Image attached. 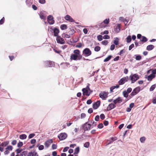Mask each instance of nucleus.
Segmentation results:
<instances>
[{
    "instance_id": "obj_53",
    "label": "nucleus",
    "mask_w": 156,
    "mask_h": 156,
    "mask_svg": "<svg viewBox=\"0 0 156 156\" xmlns=\"http://www.w3.org/2000/svg\"><path fill=\"white\" fill-rule=\"evenodd\" d=\"M57 146L56 144H53L52 145V148L53 150L57 148Z\"/></svg>"
},
{
    "instance_id": "obj_51",
    "label": "nucleus",
    "mask_w": 156,
    "mask_h": 156,
    "mask_svg": "<svg viewBox=\"0 0 156 156\" xmlns=\"http://www.w3.org/2000/svg\"><path fill=\"white\" fill-rule=\"evenodd\" d=\"M22 150L20 148H18L16 150V154H20L21 151H22Z\"/></svg>"
},
{
    "instance_id": "obj_36",
    "label": "nucleus",
    "mask_w": 156,
    "mask_h": 156,
    "mask_svg": "<svg viewBox=\"0 0 156 156\" xmlns=\"http://www.w3.org/2000/svg\"><path fill=\"white\" fill-rule=\"evenodd\" d=\"M123 96L125 98H127L128 96V93L126 91V90H124L122 92Z\"/></svg>"
},
{
    "instance_id": "obj_44",
    "label": "nucleus",
    "mask_w": 156,
    "mask_h": 156,
    "mask_svg": "<svg viewBox=\"0 0 156 156\" xmlns=\"http://www.w3.org/2000/svg\"><path fill=\"white\" fill-rule=\"evenodd\" d=\"M97 39L99 41H101L103 39L102 36L101 35H98L97 36Z\"/></svg>"
},
{
    "instance_id": "obj_28",
    "label": "nucleus",
    "mask_w": 156,
    "mask_h": 156,
    "mask_svg": "<svg viewBox=\"0 0 156 156\" xmlns=\"http://www.w3.org/2000/svg\"><path fill=\"white\" fill-rule=\"evenodd\" d=\"M27 136L25 134H22L20 136V138L22 140L26 139L27 138Z\"/></svg>"
},
{
    "instance_id": "obj_4",
    "label": "nucleus",
    "mask_w": 156,
    "mask_h": 156,
    "mask_svg": "<svg viewBox=\"0 0 156 156\" xmlns=\"http://www.w3.org/2000/svg\"><path fill=\"white\" fill-rule=\"evenodd\" d=\"M83 54L85 57H87L91 54V51L88 48L84 49L83 51Z\"/></svg>"
},
{
    "instance_id": "obj_39",
    "label": "nucleus",
    "mask_w": 156,
    "mask_h": 156,
    "mask_svg": "<svg viewBox=\"0 0 156 156\" xmlns=\"http://www.w3.org/2000/svg\"><path fill=\"white\" fill-rule=\"evenodd\" d=\"M136 56V60H140L141 58V56L140 55H135Z\"/></svg>"
},
{
    "instance_id": "obj_35",
    "label": "nucleus",
    "mask_w": 156,
    "mask_h": 156,
    "mask_svg": "<svg viewBox=\"0 0 156 156\" xmlns=\"http://www.w3.org/2000/svg\"><path fill=\"white\" fill-rule=\"evenodd\" d=\"M27 151H23L20 154V156H26L27 154Z\"/></svg>"
},
{
    "instance_id": "obj_20",
    "label": "nucleus",
    "mask_w": 156,
    "mask_h": 156,
    "mask_svg": "<svg viewBox=\"0 0 156 156\" xmlns=\"http://www.w3.org/2000/svg\"><path fill=\"white\" fill-rule=\"evenodd\" d=\"M155 77V75L153 74H150V75L148 76L147 77V80L148 81H151Z\"/></svg>"
},
{
    "instance_id": "obj_22",
    "label": "nucleus",
    "mask_w": 156,
    "mask_h": 156,
    "mask_svg": "<svg viewBox=\"0 0 156 156\" xmlns=\"http://www.w3.org/2000/svg\"><path fill=\"white\" fill-rule=\"evenodd\" d=\"M37 154V153L35 151H31L29 153L27 156H36Z\"/></svg>"
},
{
    "instance_id": "obj_8",
    "label": "nucleus",
    "mask_w": 156,
    "mask_h": 156,
    "mask_svg": "<svg viewBox=\"0 0 156 156\" xmlns=\"http://www.w3.org/2000/svg\"><path fill=\"white\" fill-rule=\"evenodd\" d=\"M108 93L106 92H103L100 93L99 94V97L103 100H105L106 98L108 97Z\"/></svg>"
},
{
    "instance_id": "obj_38",
    "label": "nucleus",
    "mask_w": 156,
    "mask_h": 156,
    "mask_svg": "<svg viewBox=\"0 0 156 156\" xmlns=\"http://www.w3.org/2000/svg\"><path fill=\"white\" fill-rule=\"evenodd\" d=\"M156 87V85L155 84L152 85L150 88V91H153Z\"/></svg>"
},
{
    "instance_id": "obj_58",
    "label": "nucleus",
    "mask_w": 156,
    "mask_h": 156,
    "mask_svg": "<svg viewBox=\"0 0 156 156\" xmlns=\"http://www.w3.org/2000/svg\"><path fill=\"white\" fill-rule=\"evenodd\" d=\"M110 38V37L107 35H105L103 36V38L105 39H108Z\"/></svg>"
},
{
    "instance_id": "obj_41",
    "label": "nucleus",
    "mask_w": 156,
    "mask_h": 156,
    "mask_svg": "<svg viewBox=\"0 0 156 156\" xmlns=\"http://www.w3.org/2000/svg\"><path fill=\"white\" fill-rule=\"evenodd\" d=\"M145 137L143 136L142 137L140 138V141L142 143H144V141L145 140Z\"/></svg>"
},
{
    "instance_id": "obj_50",
    "label": "nucleus",
    "mask_w": 156,
    "mask_h": 156,
    "mask_svg": "<svg viewBox=\"0 0 156 156\" xmlns=\"http://www.w3.org/2000/svg\"><path fill=\"white\" fill-rule=\"evenodd\" d=\"M23 145V143L22 142H20L17 144V147H20Z\"/></svg>"
},
{
    "instance_id": "obj_26",
    "label": "nucleus",
    "mask_w": 156,
    "mask_h": 156,
    "mask_svg": "<svg viewBox=\"0 0 156 156\" xmlns=\"http://www.w3.org/2000/svg\"><path fill=\"white\" fill-rule=\"evenodd\" d=\"M120 24H118L115 28V31L117 33H119L120 30Z\"/></svg>"
},
{
    "instance_id": "obj_48",
    "label": "nucleus",
    "mask_w": 156,
    "mask_h": 156,
    "mask_svg": "<svg viewBox=\"0 0 156 156\" xmlns=\"http://www.w3.org/2000/svg\"><path fill=\"white\" fill-rule=\"evenodd\" d=\"M103 127V124L102 123L99 124L98 126V128L99 129H102Z\"/></svg>"
},
{
    "instance_id": "obj_12",
    "label": "nucleus",
    "mask_w": 156,
    "mask_h": 156,
    "mask_svg": "<svg viewBox=\"0 0 156 156\" xmlns=\"http://www.w3.org/2000/svg\"><path fill=\"white\" fill-rule=\"evenodd\" d=\"M100 101H98L94 103L93 105V108L94 109H97L100 106Z\"/></svg>"
},
{
    "instance_id": "obj_19",
    "label": "nucleus",
    "mask_w": 156,
    "mask_h": 156,
    "mask_svg": "<svg viewBox=\"0 0 156 156\" xmlns=\"http://www.w3.org/2000/svg\"><path fill=\"white\" fill-rule=\"evenodd\" d=\"M119 85H117L116 86H113L112 87H111L110 88V91L111 93L113 92V90L115 88H118L119 87Z\"/></svg>"
},
{
    "instance_id": "obj_15",
    "label": "nucleus",
    "mask_w": 156,
    "mask_h": 156,
    "mask_svg": "<svg viewBox=\"0 0 156 156\" xmlns=\"http://www.w3.org/2000/svg\"><path fill=\"white\" fill-rule=\"evenodd\" d=\"M53 142V140L52 139H50L45 141L44 143V145L46 147H48L50 146L51 144Z\"/></svg>"
},
{
    "instance_id": "obj_24",
    "label": "nucleus",
    "mask_w": 156,
    "mask_h": 156,
    "mask_svg": "<svg viewBox=\"0 0 156 156\" xmlns=\"http://www.w3.org/2000/svg\"><path fill=\"white\" fill-rule=\"evenodd\" d=\"M109 18L106 19L103 21V23H101V24L100 25V27H102L101 26V25L102 24H103V23H104L105 24H107L109 23Z\"/></svg>"
},
{
    "instance_id": "obj_40",
    "label": "nucleus",
    "mask_w": 156,
    "mask_h": 156,
    "mask_svg": "<svg viewBox=\"0 0 156 156\" xmlns=\"http://www.w3.org/2000/svg\"><path fill=\"white\" fill-rule=\"evenodd\" d=\"M101 48L99 46H96L94 48V50L96 51H98L100 50Z\"/></svg>"
},
{
    "instance_id": "obj_49",
    "label": "nucleus",
    "mask_w": 156,
    "mask_h": 156,
    "mask_svg": "<svg viewBox=\"0 0 156 156\" xmlns=\"http://www.w3.org/2000/svg\"><path fill=\"white\" fill-rule=\"evenodd\" d=\"M122 78H123L124 79V81L125 82V83L126 82H127L129 79V77L128 76H126V77H123Z\"/></svg>"
},
{
    "instance_id": "obj_32",
    "label": "nucleus",
    "mask_w": 156,
    "mask_h": 156,
    "mask_svg": "<svg viewBox=\"0 0 156 156\" xmlns=\"http://www.w3.org/2000/svg\"><path fill=\"white\" fill-rule=\"evenodd\" d=\"M112 56L109 55L106 58H105L104 60V62H107L109 61L112 58Z\"/></svg>"
},
{
    "instance_id": "obj_3",
    "label": "nucleus",
    "mask_w": 156,
    "mask_h": 156,
    "mask_svg": "<svg viewBox=\"0 0 156 156\" xmlns=\"http://www.w3.org/2000/svg\"><path fill=\"white\" fill-rule=\"evenodd\" d=\"M82 58V56L81 55H77L75 54H72L70 56L71 60H77L81 59Z\"/></svg>"
},
{
    "instance_id": "obj_29",
    "label": "nucleus",
    "mask_w": 156,
    "mask_h": 156,
    "mask_svg": "<svg viewBox=\"0 0 156 156\" xmlns=\"http://www.w3.org/2000/svg\"><path fill=\"white\" fill-rule=\"evenodd\" d=\"M125 83L124 80L123 78L121 79L118 82V83L119 85H121L124 84Z\"/></svg>"
},
{
    "instance_id": "obj_57",
    "label": "nucleus",
    "mask_w": 156,
    "mask_h": 156,
    "mask_svg": "<svg viewBox=\"0 0 156 156\" xmlns=\"http://www.w3.org/2000/svg\"><path fill=\"white\" fill-rule=\"evenodd\" d=\"M82 46V44L81 43H77V45L76 46V47L79 48H80Z\"/></svg>"
},
{
    "instance_id": "obj_37",
    "label": "nucleus",
    "mask_w": 156,
    "mask_h": 156,
    "mask_svg": "<svg viewBox=\"0 0 156 156\" xmlns=\"http://www.w3.org/2000/svg\"><path fill=\"white\" fill-rule=\"evenodd\" d=\"M73 52L74 53V54L75 55H80V51L78 49L75 50Z\"/></svg>"
},
{
    "instance_id": "obj_16",
    "label": "nucleus",
    "mask_w": 156,
    "mask_h": 156,
    "mask_svg": "<svg viewBox=\"0 0 156 156\" xmlns=\"http://www.w3.org/2000/svg\"><path fill=\"white\" fill-rule=\"evenodd\" d=\"M122 100L121 99V98L120 97H118L113 101V103L115 104H116L117 103H120L122 102Z\"/></svg>"
},
{
    "instance_id": "obj_10",
    "label": "nucleus",
    "mask_w": 156,
    "mask_h": 156,
    "mask_svg": "<svg viewBox=\"0 0 156 156\" xmlns=\"http://www.w3.org/2000/svg\"><path fill=\"white\" fill-rule=\"evenodd\" d=\"M56 40L57 43L58 44H63L65 43V41L64 39L61 37L60 36H58Z\"/></svg>"
},
{
    "instance_id": "obj_23",
    "label": "nucleus",
    "mask_w": 156,
    "mask_h": 156,
    "mask_svg": "<svg viewBox=\"0 0 156 156\" xmlns=\"http://www.w3.org/2000/svg\"><path fill=\"white\" fill-rule=\"evenodd\" d=\"M154 48V46L153 45H148L146 48V49L148 51H151Z\"/></svg>"
},
{
    "instance_id": "obj_21",
    "label": "nucleus",
    "mask_w": 156,
    "mask_h": 156,
    "mask_svg": "<svg viewBox=\"0 0 156 156\" xmlns=\"http://www.w3.org/2000/svg\"><path fill=\"white\" fill-rule=\"evenodd\" d=\"M9 143V141H4L2 143V144L0 145V146L2 147H6L7 145Z\"/></svg>"
},
{
    "instance_id": "obj_9",
    "label": "nucleus",
    "mask_w": 156,
    "mask_h": 156,
    "mask_svg": "<svg viewBox=\"0 0 156 156\" xmlns=\"http://www.w3.org/2000/svg\"><path fill=\"white\" fill-rule=\"evenodd\" d=\"M44 63L45 66L47 67H52L54 65V62L50 61H46Z\"/></svg>"
},
{
    "instance_id": "obj_17",
    "label": "nucleus",
    "mask_w": 156,
    "mask_h": 156,
    "mask_svg": "<svg viewBox=\"0 0 156 156\" xmlns=\"http://www.w3.org/2000/svg\"><path fill=\"white\" fill-rule=\"evenodd\" d=\"M65 19L70 22H74V20L69 15H67L65 17Z\"/></svg>"
},
{
    "instance_id": "obj_62",
    "label": "nucleus",
    "mask_w": 156,
    "mask_h": 156,
    "mask_svg": "<svg viewBox=\"0 0 156 156\" xmlns=\"http://www.w3.org/2000/svg\"><path fill=\"white\" fill-rule=\"evenodd\" d=\"M103 124L105 126H107L108 124V121L105 120L103 122Z\"/></svg>"
},
{
    "instance_id": "obj_63",
    "label": "nucleus",
    "mask_w": 156,
    "mask_h": 156,
    "mask_svg": "<svg viewBox=\"0 0 156 156\" xmlns=\"http://www.w3.org/2000/svg\"><path fill=\"white\" fill-rule=\"evenodd\" d=\"M115 48V45L114 44H112L110 46V49L111 50H113Z\"/></svg>"
},
{
    "instance_id": "obj_14",
    "label": "nucleus",
    "mask_w": 156,
    "mask_h": 156,
    "mask_svg": "<svg viewBox=\"0 0 156 156\" xmlns=\"http://www.w3.org/2000/svg\"><path fill=\"white\" fill-rule=\"evenodd\" d=\"M116 105L113 103L110 104L107 108V111H109L112 109L115 108Z\"/></svg>"
},
{
    "instance_id": "obj_47",
    "label": "nucleus",
    "mask_w": 156,
    "mask_h": 156,
    "mask_svg": "<svg viewBox=\"0 0 156 156\" xmlns=\"http://www.w3.org/2000/svg\"><path fill=\"white\" fill-rule=\"evenodd\" d=\"M101 43L102 44L105 45H106L108 43V41L107 40H105L102 41Z\"/></svg>"
},
{
    "instance_id": "obj_46",
    "label": "nucleus",
    "mask_w": 156,
    "mask_h": 156,
    "mask_svg": "<svg viewBox=\"0 0 156 156\" xmlns=\"http://www.w3.org/2000/svg\"><path fill=\"white\" fill-rule=\"evenodd\" d=\"M35 135L34 133H31L28 136V138L29 139H31L32 138H33L35 136Z\"/></svg>"
},
{
    "instance_id": "obj_5",
    "label": "nucleus",
    "mask_w": 156,
    "mask_h": 156,
    "mask_svg": "<svg viewBox=\"0 0 156 156\" xmlns=\"http://www.w3.org/2000/svg\"><path fill=\"white\" fill-rule=\"evenodd\" d=\"M67 136V134L65 133H61L58 135V138L60 140H62L66 139Z\"/></svg>"
},
{
    "instance_id": "obj_2",
    "label": "nucleus",
    "mask_w": 156,
    "mask_h": 156,
    "mask_svg": "<svg viewBox=\"0 0 156 156\" xmlns=\"http://www.w3.org/2000/svg\"><path fill=\"white\" fill-rule=\"evenodd\" d=\"M130 80L131 81V83H134L137 80L139 79V77L137 74H131L129 76Z\"/></svg>"
},
{
    "instance_id": "obj_6",
    "label": "nucleus",
    "mask_w": 156,
    "mask_h": 156,
    "mask_svg": "<svg viewBox=\"0 0 156 156\" xmlns=\"http://www.w3.org/2000/svg\"><path fill=\"white\" fill-rule=\"evenodd\" d=\"M140 90V88L139 87H136L134 88L130 94V95L132 96H134L138 94Z\"/></svg>"
},
{
    "instance_id": "obj_59",
    "label": "nucleus",
    "mask_w": 156,
    "mask_h": 156,
    "mask_svg": "<svg viewBox=\"0 0 156 156\" xmlns=\"http://www.w3.org/2000/svg\"><path fill=\"white\" fill-rule=\"evenodd\" d=\"M53 50L55 53L58 54H60L61 52V51L55 49H54Z\"/></svg>"
},
{
    "instance_id": "obj_18",
    "label": "nucleus",
    "mask_w": 156,
    "mask_h": 156,
    "mask_svg": "<svg viewBox=\"0 0 156 156\" xmlns=\"http://www.w3.org/2000/svg\"><path fill=\"white\" fill-rule=\"evenodd\" d=\"M117 139V137L114 136L112 137H111L109 140H108V141H109L108 144H109L111 143H112L113 141L115 140H116Z\"/></svg>"
},
{
    "instance_id": "obj_56",
    "label": "nucleus",
    "mask_w": 156,
    "mask_h": 156,
    "mask_svg": "<svg viewBox=\"0 0 156 156\" xmlns=\"http://www.w3.org/2000/svg\"><path fill=\"white\" fill-rule=\"evenodd\" d=\"M5 18L4 17H3L0 20V24L2 25V24L4 21Z\"/></svg>"
},
{
    "instance_id": "obj_55",
    "label": "nucleus",
    "mask_w": 156,
    "mask_h": 156,
    "mask_svg": "<svg viewBox=\"0 0 156 156\" xmlns=\"http://www.w3.org/2000/svg\"><path fill=\"white\" fill-rule=\"evenodd\" d=\"M100 117L101 119L103 120L105 118V115L103 114H101L100 115Z\"/></svg>"
},
{
    "instance_id": "obj_25",
    "label": "nucleus",
    "mask_w": 156,
    "mask_h": 156,
    "mask_svg": "<svg viewBox=\"0 0 156 156\" xmlns=\"http://www.w3.org/2000/svg\"><path fill=\"white\" fill-rule=\"evenodd\" d=\"M40 18L41 19L44 20H45L46 19V16H45L44 14L42 12H40L39 14Z\"/></svg>"
},
{
    "instance_id": "obj_1",
    "label": "nucleus",
    "mask_w": 156,
    "mask_h": 156,
    "mask_svg": "<svg viewBox=\"0 0 156 156\" xmlns=\"http://www.w3.org/2000/svg\"><path fill=\"white\" fill-rule=\"evenodd\" d=\"M88 122H86L83 125L81 126V129H83L84 130V133L86 131L90 130L93 128L91 127L92 125L90 123H88Z\"/></svg>"
},
{
    "instance_id": "obj_45",
    "label": "nucleus",
    "mask_w": 156,
    "mask_h": 156,
    "mask_svg": "<svg viewBox=\"0 0 156 156\" xmlns=\"http://www.w3.org/2000/svg\"><path fill=\"white\" fill-rule=\"evenodd\" d=\"M37 147H38V149L39 150H42L44 148V146L43 145H41L39 146V144L37 145Z\"/></svg>"
},
{
    "instance_id": "obj_27",
    "label": "nucleus",
    "mask_w": 156,
    "mask_h": 156,
    "mask_svg": "<svg viewBox=\"0 0 156 156\" xmlns=\"http://www.w3.org/2000/svg\"><path fill=\"white\" fill-rule=\"evenodd\" d=\"M60 27L61 29L62 30L66 29L67 28V26L66 24L61 25L60 26Z\"/></svg>"
},
{
    "instance_id": "obj_43",
    "label": "nucleus",
    "mask_w": 156,
    "mask_h": 156,
    "mask_svg": "<svg viewBox=\"0 0 156 156\" xmlns=\"http://www.w3.org/2000/svg\"><path fill=\"white\" fill-rule=\"evenodd\" d=\"M13 147L12 146L9 145L7 147L5 148V149H7L8 150L12 151V150Z\"/></svg>"
},
{
    "instance_id": "obj_54",
    "label": "nucleus",
    "mask_w": 156,
    "mask_h": 156,
    "mask_svg": "<svg viewBox=\"0 0 156 156\" xmlns=\"http://www.w3.org/2000/svg\"><path fill=\"white\" fill-rule=\"evenodd\" d=\"M134 47V45L133 44H132L130 45L129 47V50H130L132 49Z\"/></svg>"
},
{
    "instance_id": "obj_13",
    "label": "nucleus",
    "mask_w": 156,
    "mask_h": 156,
    "mask_svg": "<svg viewBox=\"0 0 156 156\" xmlns=\"http://www.w3.org/2000/svg\"><path fill=\"white\" fill-rule=\"evenodd\" d=\"M82 90L83 91V95L89 96L91 94L90 92H89L88 91V90L87 89V88H83Z\"/></svg>"
},
{
    "instance_id": "obj_31",
    "label": "nucleus",
    "mask_w": 156,
    "mask_h": 156,
    "mask_svg": "<svg viewBox=\"0 0 156 156\" xmlns=\"http://www.w3.org/2000/svg\"><path fill=\"white\" fill-rule=\"evenodd\" d=\"M80 151V148L79 147H77L74 150V154H78Z\"/></svg>"
},
{
    "instance_id": "obj_60",
    "label": "nucleus",
    "mask_w": 156,
    "mask_h": 156,
    "mask_svg": "<svg viewBox=\"0 0 156 156\" xmlns=\"http://www.w3.org/2000/svg\"><path fill=\"white\" fill-rule=\"evenodd\" d=\"M132 90V88L131 87H129L127 89L126 91L129 94L130 93Z\"/></svg>"
},
{
    "instance_id": "obj_34",
    "label": "nucleus",
    "mask_w": 156,
    "mask_h": 156,
    "mask_svg": "<svg viewBox=\"0 0 156 156\" xmlns=\"http://www.w3.org/2000/svg\"><path fill=\"white\" fill-rule=\"evenodd\" d=\"M147 41V38L144 37V36H142V38L141 40H140V41L142 42H146Z\"/></svg>"
},
{
    "instance_id": "obj_11",
    "label": "nucleus",
    "mask_w": 156,
    "mask_h": 156,
    "mask_svg": "<svg viewBox=\"0 0 156 156\" xmlns=\"http://www.w3.org/2000/svg\"><path fill=\"white\" fill-rule=\"evenodd\" d=\"M51 29L52 30V32L53 31L54 33V36L55 37H58V34L59 33V31L58 28H55L54 29L51 28Z\"/></svg>"
},
{
    "instance_id": "obj_64",
    "label": "nucleus",
    "mask_w": 156,
    "mask_h": 156,
    "mask_svg": "<svg viewBox=\"0 0 156 156\" xmlns=\"http://www.w3.org/2000/svg\"><path fill=\"white\" fill-rule=\"evenodd\" d=\"M152 102L154 104H156V98H153Z\"/></svg>"
},
{
    "instance_id": "obj_52",
    "label": "nucleus",
    "mask_w": 156,
    "mask_h": 156,
    "mask_svg": "<svg viewBox=\"0 0 156 156\" xmlns=\"http://www.w3.org/2000/svg\"><path fill=\"white\" fill-rule=\"evenodd\" d=\"M26 2L28 6H30L32 3V2H30V1H26Z\"/></svg>"
},
{
    "instance_id": "obj_61",
    "label": "nucleus",
    "mask_w": 156,
    "mask_h": 156,
    "mask_svg": "<svg viewBox=\"0 0 156 156\" xmlns=\"http://www.w3.org/2000/svg\"><path fill=\"white\" fill-rule=\"evenodd\" d=\"M69 149V147H65V148H64L63 149V152H66Z\"/></svg>"
},
{
    "instance_id": "obj_33",
    "label": "nucleus",
    "mask_w": 156,
    "mask_h": 156,
    "mask_svg": "<svg viewBox=\"0 0 156 156\" xmlns=\"http://www.w3.org/2000/svg\"><path fill=\"white\" fill-rule=\"evenodd\" d=\"M119 39L117 37L115 38V40L114 41V43L115 45H117L119 44Z\"/></svg>"
},
{
    "instance_id": "obj_30",
    "label": "nucleus",
    "mask_w": 156,
    "mask_h": 156,
    "mask_svg": "<svg viewBox=\"0 0 156 156\" xmlns=\"http://www.w3.org/2000/svg\"><path fill=\"white\" fill-rule=\"evenodd\" d=\"M126 42L128 43H130L131 41V38L130 35H128L126 38Z\"/></svg>"
},
{
    "instance_id": "obj_42",
    "label": "nucleus",
    "mask_w": 156,
    "mask_h": 156,
    "mask_svg": "<svg viewBox=\"0 0 156 156\" xmlns=\"http://www.w3.org/2000/svg\"><path fill=\"white\" fill-rule=\"evenodd\" d=\"M90 143L89 142H86L84 144V147L86 148H88L89 147Z\"/></svg>"
},
{
    "instance_id": "obj_7",
    "label": "nucleus",
    "mask_w": 156,
    "mask_h": 156,
    "mask_svg": "<svg viewBox=\"0 0 156 156\" xmlns=\"http://www.w3.org/2000/svg\"><path fill=\"white\" fill-rule=\"evenodd\" d=\"M53 17L51 15H49L47 17V20L48 23L50 25H52L55 23V21L53 20Z\"/></svg>"
}]
</instances>
